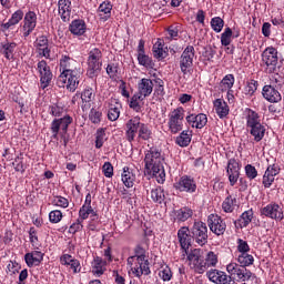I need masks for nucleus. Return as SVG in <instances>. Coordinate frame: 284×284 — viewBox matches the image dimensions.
Returning a JSON list of instances; mask_svg holds the SVG:
<instances>
[{"mask_svg": "<svg viewBox=\"0 0 284 284\" xmlns=\"http://www.w3.org/2000/svg\"><path fill=\"white\" fill-rule=\"evenodd\" d=\"M36 51L39 57H43L44 59H50V53L52 52V47L48 41V37L40 36L36 40Z\"/></svg>", "mask_w": 284, "mask_h": 284, "instance_id": "nucleus-22", "label": "nucleus"}, {"mask_svg": "<svg viewBox=\"0 0 284 284\" xmlns=\"http://www.w3.org/2000/svg\"><path fill=\"white\" fill-rule=\"evenodd\" d=\"M60 263L62 265H65L67 267H70V270L73 272V274H79L81 272V262L79 260L72 257L70 254H64L60 257Z\"/></svg>", "mask_w": 284, "mask_h": 284, "instance_id": "nucleus-29", "label": "nucleus"}, {"mask_svg": "<svg viewBox=\"0 0 284 284\" xmlns=\"http://www.w3.org/2000/svg\"><path fill=\"white\" fill-rule=\"evenodd\" d=\"M219 265V255L214 251H204V272H207L210 267H216Z\"/></svg>", "mask_w": 284, "mask_h": 284, "instance_id": "nucleus-36", "label": "nucleus"}, {"mask_svg": "<svg viewBox=\"0 0 284 284\" xmlns=\"http://www.w3.org/2000/svg\"><path fill=\"white\" fill-rule=\"evenodd\" d=\"M103 143H105V131L100 129L97 131L95 135V148L101 150V148H103Z\"/></svg>", "mask_w": 284, "mask_h": 284, "instance_id": "nucleus-58", "label": "nucleus"}, {"mask_svg": "<svg viewBox=\"0 0 284 284\" xmlns=\"http://www.w3.org/2000/svg\"><path fill=\"white\" fill-rule=\"evenodd\" d=\"M121 116V103L116 100H111L109 103L108 119L109 121H118Z\"/></svg>", "mask_w": 284, "mask_h": 284, "instance_id": "nucleus-34", "label": "nucleus"}, {"mask_svg": "<svg viewBox=\"0 0 284 284\" xmlns=\"http://www.w3.org/2000/svg\"><path fill=\"white\" fill-rule=\"evenodd\" d=\"M82 79L83 71L77 73H60L57 80V85L59 88H65L68 92H77Z\"/></svg>", "mask_w": 284, "mask_h": 284, "instance_id": "nucleus-6", "label": "nucleus"}, {"mask_svg": "<svg viewBox=\"0 0 284 284\" xmlns=\"http://www.w3.org/2000/svg\"><path fill=\"white\" fill-rule=\"evenodd\" d=\"M243 116L246 121V130L253 136V141L261 143V140L265 139V132H267L265 123L261 122V115L258 112L246 108L244 109Z\"/></svg>", "mask_w": 284, "mask_h": 284, "instance_id": "nucleus-2", "label": "nucleus"}, {"mask_svg": "<svg viewBox=\"0 0 284 284\" xmlns=\"http://www.w3.org/2000/svg\"><path fill=\"white\" fill-rule=\"evenodd\" d=\"M138 61L144 68H152V59L145 53H138Z\"/></svg>", "mask_w": 284, "mask_h": 284, "instance_id": "nucleus-63", "label": "nucleus"}, {"mask_svg": "<svg viewBox=\"0 0 284 284\" xmlns=\"http://www.w3.org/2000/svg\"><path fill=\"white\" fill-rule=\"evenodd\" d=\"M262 63L268 74H274L278 65V51L274 47L266 48L262 53Z\"/></svg>", "mask_w": 284, "mask_h": 284, "instance_id": "nucleus-8", "label": "nucleus"}, {"mask_svg": "<svg viewBox=\"0 0 284 284\" xmlns=\"http://www.w3.org/2000/svg\"><path fill=\"white\" fill-rule=\"evenodd\" d=\"M43 253L41 251H33L31 253H27L24 255V261L28 265V267H37L38 265H41V262L43 261Z\"/></svg>", "mask_w": 284, "mask_h": 284, "instance_id": "nucleus-30", "label": "nucleus"}, {"mask_svg": "<svg viewBox=\"0 0 284 284\" xmlns=\"http://www.w3.org/2000/svg\"><path fill=\"white\" fill-rule=\"evenodd\" d=\"M165 158L161 153V150L151 148L145 152L144 165L145 172L149 176H154L158 183H165Z\"/></svg>", "mask_w": 284, "mask_h": 284, "instance_id": "nucleus-1", "label": "nucleus"}, {"mask_svg": "<svg viewBox=\"0 0 284 284\" xmlns=\"http://www.w3.org/2000/svg\"><path fill=\"white\" fill-rule=\"evenodd\" d=\"M14 50H17V42H2L0 44V52L10 61L14 59Z\"/></svg>", "mask_w": 284, "mask_h": 284, "instance_id": "nucleus-38", "label": "nucleus"}, {"mask_svg": "<svg viewBox=\"0 0 284 284\" xmlns=\"http://www.w3.org/2000/svg\"><path fill=\"white\" fill-rule=\"evenodd\" d=\"M192 214H194L192 209L183 207L178 212V219L184 222L187 221V219H192Z\"/></svg>", "mask_w": 284, "mask_h": 284, "instance_id": "nucleus-61", "label": "nucleus"}, {"mask_svg": "<svg viewBox=\"0 0 284 284\" xmlns=\"http://www.w3.org/2000/svg\"><path fill=\"white\" fill-rule=\"evenodd\" d=\"M233 34L234 33L232 32V29L230 27L225 28L224 32L221 34V43H222V45L227 48V45H230V43H232Z\"/></svg>", "mask_w": 284, "mask_h": 284, "instance_id": "nucleus-51", "label": "nucleus"}, {"mask_svg": "<svg viewBox=\"0 0 284 284\" xmlns=\"http://www.w3.org/2000/svg\"><path fill=\"white\" fill-rule=\"evenodd\" d=\"M237 263L243 267H250V265H254V256L246 253H240L237 255Z\"/></svg>", "mask_w": 284, "mask_h": 284, "instance_id": "nucleus-46", "label": "nucleus"}, {"mask_svg": "<svg viewBox=\"0 0 284 284\" xmlns=\"http://www.w3.org/2000/svg\"><path fill=\"white\" fill-rule=\"evenodd\" d=\"M168 128L171 134H179L183 131V123L185 122V109L178 106L169 113Z\"/></svg>", "mask_w": 284, "mask_h": 284, "instance_id": "nucleus-5", "label": "nucleus"}, {"mask_svg": "<svg viewBox=\"0 0 284 284\" xmlns=\"http://www.w3.org/2000/svg\"><path fill=\"white\" fill-rule=\"evenodd\" d=\"M37 28V13L34 11H29L24 14L23 26H22V36L24 38L30 37Z\"/></svg>", "mask_w": 284, "mask_h": 284, "instance_id": "nucleus-21", "label": "nucleus"}, {"mask_svg": "<svg viewBox=\"0 0 284 284\" xmlns=\"http://www.w3.org/2000/svg\"><path fill=\"white\" fill-rule=\"evenodd\" d=\"M175 143L180 145V148H187V145L192 143V133L187 130L182 131L180 135L176 136Z\"/></svg>", "mask_w": 284, "mask_h": 284, "instance_id": "nucleus-41", "label": "nucleus"}, {"mask_svg": "<svg viewBox=\"0 0 284 284\" xmlns=\"http://www.w3.org/2000/svg\"><path fill=\"white\" fill-rule=\"evenodd\" d=\"M62 220H63V213L61 211L54 210L49 213L50 223H61Z\"/></svg>", "mask_w": 284, "mask_h": 284, "instance_id": "nucleus-62", "label": "nucleus"}, {"mask_svg": "<svg viewBox=\"0 0 284 284\" xmlns=\"http://www.w3.org/2000/svg\"><path fill=\"white\" fill-rule=\"evenodd\" d=\"M58 12L60 19L68 23L70 21V18L72 17V1L70 0H59L58 1Z\"/></svg>", "mask_w": 284, "mask_h": 284, "instance_id": "nucleus-24", "label": "nucleus"}, {"mask_svg": "<svg viewBox=\"0 0 284 284\" xmlns=\"http://www.w3.org/2000/svg\"><path fill=\"white\" fill-rule=\"evenodd\" d=\"M278 174H281V166L278 165V163H276V160H274V163L268 164L264 172L262 179V184L264 185V187H272V183H274Z\"/></svg>", "mask_w": 284, "mask_h": 284, "instance_id": "nucleus-17", "label": "nucleus"}, {"mask_svg": "<svg viewBox=\"0 0 284 284\" xmlns=\"http://www.w3.org/2000/svg\"><path fill=\"white\" fill-rule=\"evenodd\" d=\"M191 234L197 245L207 243V225L203 222H195L191 229Z\"/></svg>", "mask_w": 284, "mask_h": 284, "instance_id": "nucleus-16", "label": "nucleus"}, {"mask_svg": "<svg viewBox=\"0 0 284 284\" xmlns=\"http://www.w3.org/2000/svg\"><path fill=\"white\" fill-rule=\"evenodd\" d=\"M159 276L164 282L172 281V268H170V266H162Z\"/></svg>", "mask_w": 284, "mask_h": 284, "instance_id": "nucleus-56", "label": "nucleus"}, {"mask_svg": "<svg viewBox=\"0 0 284 284\" xmlns=\"http://www.w3.org/2000/svg\"><path fill=\"white\" fill-rule=\"evenodd\" d=\"M213 108L220 119H225V116L230 114V106L227 105V102H225V100L223 99L214 100Z\"/></svg>", "mask_w": 284, "mask_h": 284, "instance_id": "nucleus-33", "label": "nucleus"}, {"mask_svg": "<svg viewBox=\"0 0 284 284\" xmlns=\"http://www.w3.org/2000/svg\"><path fill=\"white\" fill-rule=\"evenodd\" d=\"M101 59H103V53L100 49L94 48L89 52L87 74L90 79H94L101 72Z\"/></svg>", "mask_w": 284, "mask_h": 284, "instance_id": "nucleus-7", "label": "nucleus"}, {"mask_svg": "<svg viewBox=\"0 0 284 284\" xmlns=\"http://www.w3.org/2000/svg\"><path fill=\"white\" fill-rule=\"evenodd\" d=\"M138 138L142 141H150L152 139V130L145 123H142L140 130H138Z\"/></svg>", "mask_w": 284, "mask_h": 284, "instance_id": "nucleus-47", "label": "nucleus"}, {"mask_svg": "<svg viewBox=\"0 0 284 284\" xmlns=\"http://www.w3.org/2000/svg\"><path fill=\"white\" fill-rule=\"evenodd\" d=\"M69 30L71 34H74L75 37H83V34H85V31L88 30V27L85 26L84 20L77 19L70 23Z\"/></svg>", "mask_w": 284, "mask_h": 284, "instance_id": "nucleus-31", "label": "nucleus"}, {"mask_svg": "<svg viewBox=\"0 0 284 284\" xmlns=\"http://www.w3.org/2000/svg\"><path fill=\"white\" fill-rule=\"evenodd\" d=\"M236 209V199L229 195L222 203V210L226 213H232Z\"/></svg>", "mask_w": 284, "mask_h": 284, "instance_id": "nucleus-45", "label": "nucleus"}, {"mask_svg": "<svg viewBox=\"0 0 284 284\" xmlns=\"http://www.w3.org/2000/svg\"><path fill=\"white\" fill-rule=\"evenodd\" d=\"M245 174L250 181H254L258 176V171L256 170V166L252 164H247L245 168Z\"/></svg>", "mask_w": 284, "mask_h": 284, "instance_id": "nucleus-60", "label": "nucleus"}, {"mask_svg": "<svg viewBox=\"0 0 284 284\" xmlns=\"http://www.w3.org/2000/svg\"><path fill=\"white\" fill-rule=\"evenodd\" d=\"M145 95L136 92L132 95L129 102V106L131 108V110H134V112H141V108H143V101H145Z\"/></svg>", "mask_w": 284, "mask_h": 284, "instance_id": "nucleus-40", "label": "nucleus"}, {"mask_svg": "<svg viewBox=\"0 0 284 284\" xmlns=\"http://www.w3.org/2000/svg\"><path fill=\"white\" fill-rule=\"evenodd\" d=\"M207 223L211 232H213V234H216V236L225 234L227 225L225 224L223 219H221V216L216 214H210L207 217Z\"/></svg>", "mask_w": 284, "mask_h": 284, "instance_id": "nucleus-20", "label": "nucleus"}, {"mask_svg": "<svg viewBox=\"0 0 284 284\" xmlns=\"http://www.w3.org/2000/svg\"><path fill=\"white\" fill-rule=\"evenodd\" d=\"M234 74H226L220 83L221 92H227L229 90H232V88H234Z\"/></svg>", "mask_w": 284, "mask_h": 284, "instance_id": "nucleus-43", "label": "nucleus"}, {"mask_svg": "<svg viewBox=\"0 0 284 284\" xmlns=\"http://www.w3.org/2000/svg\"><path fill=\"white\" fill-rule=\"evenodd\" d=\"M37 71L40 74V85L42 90H45L52 82V71L50 70V65H48L45 60H41L37 64Z\"/></svg>", "mask_w": 284, "mask_h": 284, "instance_id": "nucleus-14", "label": "nucleus"}, {"mask_svg": "<svg viewBox=\"0 0 284 284\" xmlns=\"http://www.w3.org/2000/svg\"><path fill=\"white\" fill-rule=\"evenodd\" d=\"M226 173H241V163L235 159H230L227 162Z\"/></svg>", "mask_w": 284, "mask_h": 284, "instance_id": "nucleus-53", "label": "nucleus"}, {"mask_svg": "<svg viewBox=\"0 0 284 284\" xmlns=\"http://www.w3.org/2000/svg\"><path fill=\"white\" fill-rule=\"evenodd\" d=\"M166 41H172L179 39V26H171L166 31Z\"/></svg>", "mask_w": 284, "mask_h": 284, "instance_id": "nucleus-57", "label": "nucleus"}, {"mask_svg": "<svg viewBox=\"0 0 284 284\" xmlns=\"http://www.w3.org/2000/svg\"><path fill=\"white\" fill-rule=\"evenodd\" d=\"M97 14L100 21L105 23V21H108L110 17H112V3L105 1L102 2L97 10Z\"/></svg>", "mask_w": 284, "mask_h": 284, "instance_id": "nucleus-32", "label": "nucleus"}, {"mask_svg": "<svg viewBox=\"0 0 284 284\" xmlns=\"http://www.w3.org/2000/svg\"><path fill=\"white\" fill-rule=\"evenodd\" d=\"M153 57H155V59H165V57H168V47H165L163 40L159 39L153 44Z\"/></svg>", "mask_w": 284, "mask_h": 284, "instance_id": "nucleus-39", "label": "nucleus"}, {"mask_svg": "<svg viewBox=\"0 0 284 284\" xmlns=\"http://www.w3.org/2000/svg\"><path fill=\"white\" fill-rule=\"evenodd\" d=\"M174 187L179 190V192L194 194V192H196V181L191 176L183 175L174 183Z\"/></svg>", "mask_w": 284, "mask_h": 284, "instance_id": "nucleus-18", "label": "nucleus"}, {"mask_svg": "<svg viewBox=\"0 0 284 284\" xmlns=\"http://www.w3.org/2000/svg\"><path fill=\"white\" fill-rule=\"evenodd\" d=\"M185 121L191 128H196V130H202V128H205L207 125V115L204 113H191L185 116Z\"/></svg>", "mask_w": 284, "mask_h": 284, "instance_id": "nucleus-23", "label": "nucleus"}, {"mask_svg": "<svg viewBox=\"0 0 284 284\" xmlns=\"http://www.w3.org/2000/svg\"><path fill=\"white\" fill-rule=\"evenodd\" d=\"M80 94L81 108L83 112L92 108V102L94 101V89L87 87Z\"/></svg>", "mask_w": 284, "mask_h": 284, "instance_id": "nucleus-26", "label": "nucleus"}, {"mask_svg": "<svg viewBox=\"0 0 284 284\" xmlns=\"http://www.w3.org/2000/svg\"><path fill=\"white\" fill-rule=\"evenodd\" d=\"M153 88L156 97H163V94H165V82L162 79H153Z\"/></svg>", "mask_w": 284, "mask_h": 284, "instance_id": "nucleus-48", "label": "nucleus"}, {"mask_svg": "<svg viewBox=\"0 0 284 284\" xmlns=\"http://www.w3.org/2000/svg\"><path fill=\"white\" fill-rule=\"evenodd\" d=\"M263 216L273 219L274 221H283L284 214L283 209L276 202L270 203L261 210Z\"/></svg>", "mask_w": 284, "mask_h": 284, "instance_id": "nucleus-19", "label": "nucleus"}, {"mask_svg": "<svg viewBox=\"0 0 284 284\" xmlns=\"http://www.w3.org/2000/svg\"><path fill=\"white\" fill-rule=\"evenodd\" d=\"M225 26V21L221 19V17H215L211 19V28L214 32H221L223 27Z\"/></svg>", "mask_w": 284, "mask_h": 284, "instance_id": "nucleus-54", "label": "nucleus"}, {"mask_svg": "<svg viewBox=\"0 0 284 284\" xmlns=\"http://www.w3.org/2000/svg\"><path fill=\"white\" fill-rule=\"evenodd\" d=\"M51 203L52 205H55V207H63V209L70 205V201H68V199L61 195L53 196Z\"/></svg>", "mask_w": 284, "mask_h": 284, "instance_id": "nucleus-55", "label": "nucleus"}, {"mask_svg": "<svg viewBox=\"0 0 284 284\" xmlns=\"http://www.w3.org/2000/svg\"><path fill=\"white\" fill-rule=\"evenodd\" d=\"M89 216H97V212H94L92 206L82 205L79 211V219H81V221H85Z\"/></svg>", "mask_w": 284, "mask_h": 284, "instance_id": "nucleus-49", "label": "nucleus"}, {"mask_svg": "<svg viewBox=\"0 0 284 284\" xmlns=\"http://www.w3.org/2000/svg\"><path fill=\"white\" fill-rule=\"evenodd\" d=\"M105 272V261L101 257H95L92 262V274L94 276H103Z\"/></svg>", "mask_w": 284, "mask_h": 284, "instance_id": "nucleus-42", "label": "nucleus"}, {"mask_svg": "<svg viewBox=\"0 0 284 284\" xmlns=\"http://www.w3.org/2000/svg\"><path fill=\"white\" fill-rule=\"evenodd\" d=\"M178 239L180 241V245L183 250V256L187 254V250L192 243V235L190 234V229L183 226L178 231Z\"/></svg>", "mask_w": 284, "mask_h": 284, "instance_id": "nucleus-25", "label": "nucleus"}, {"mask_svg": "<svg viewBox=\"0 0 284 284\" xmlns=\"http://www.w3.org/2000/svg\"><path fill=\"white\" fill-rule=\"evenodd\" d=\"M152 92H154V81L152 79L142 78L138 82V93L148 99Z\"/></svg>", "mask_w": 284, "mask_h": 284, "instance_id": "nucleus-27", "label": "nucleus"}, {"mask_svg": "<svg viewBox=\"0 0 284 284\" xmlns=\"http://www.w3.org/2000/svg\"><path fill=\"white\" fill-rule=\"evenodd\" d=\"M60 72L61 74H73L77 72H83V70H81V64L77 60L68 55H63L60 59Z\"/></svg>", "mask_w": 284, "mask_h": 284, "instance_id": "nucleus-12", "label": "nucleus"}, {"mask_svg": "<svg viewBox=\"0 0 284 284\" xmlns=\"http://www.w3.org/2000/svg\"><path fill=\"white\" fill-rule=\"evenodd\" d=\"M101 116H103V113L97 109H91L89 113V119L91 123H94L95 125L101 123Z\"/></svg>", "mask_w": 284, "mask_h": 284, "instance_id": "nucleus-59", "label": "nucleus"}, {"mask_svg": "<svg viewBox=\"0 0 284 284\" xmlns=\"http://www.w3.org/2000/svg\"><path fill=\"white\" fill-rule=\"evenodd\" d=\"M262 94L268 103H280L283 99V97H281V92L272 85H264Z\"/></svg>", "mask_w": 284, "mask_h": 284, "instance_id": "nucleus-28", "label": "nucleus"}, {"mask_svg": "<svg viewBox=\"0 0 284 284\" xmlns=\"http://www.w3.org/2000/svg\"><path fill=\"white\" fill-rule=\"evenodd\" d=\"M184 254H186V261L190 270L195 272V274H205V251L202 248H194Z\"/></svg>", "mask_w": 284, "mask_h": 284, "instance_id": "nucleus-4", "label": "nucleus"}, {"mask_svg": "<svg viewBox=\"0 0 284 284\" xmlns=\"http://www.w3.org/2000/svg\"><path fill=\"white\" fill-rule=\"evenodd\" d=\"M12 165H13L16 172H21V174H23V172H26V163H23V158H21V156L16 158Z\"/></svg>", "mask_w": 284, "mask_h": 284, "instance_id": "nucleus-64", "label": "nucleus"}, {"mask_svg": "<svg viewBox=\"0 0 284 284\" xmlns=\"http://www.w3.org/2000/svg\"><path fill=\"white\" fill-rule=\"evenodd\" d=\"M128 265L133 275L138 278L148 276L150 274V262L145 258L144 254L133 255L128 258Z\"/></svg>", "mask_w": 284, "mask_h": 284, "instance_id": "nucleus-3", "label": "nucleus"}, {"mask_svg": "<svg viewBox=\"0 0 284 284\" xmlns=\"http://www.w3.org/2000/svg\"><path fill=\"white\" fill-rule=\"evenodd\" d=\"M151 199L154 203H163L165 201V191L161 186H156L151 191Z\"/></svg>", "mask_w": 284, "mask_h": 284, "instance_id": "nucleus-44", "label": "nucleus"}, {"mask_svg": "<svg viewBox=\"0 0 284 284\" xmlns=\"http://www.w3.org/2000/svg\"><path fill=\"white\" fill-rule=\"evenodd\" d=\"M226 272L237 278V281H250L252 278V271L247 270L243 265H239L236 262H231L226 265Z\"/></svg>", "mask_w": 284, "mask_h": 284, "instance_id": "nucleus-9", "label": "nucleus"}, {"mask_svg": "<svg viewBox=\"0 0 284 284\" xmlns=\"http://www.w3.org/2000/svg\"><path fill=\"white\" fill-rule=\"evenodd\" d=\"M134 181H136V174H134V170L124 168L122 172L123 185H125V187H134Z\"/></svg>", "mask_w": 284, "mask_h": 284, "instance_id": "nucleus-37", "label": "nucleus"}, {"mask_svg": "<svg viewBox=\"0 0 284 284\" xmlns=\"http://www.w3.org/2000/svg\"><path fill=\"white\" fill-rule=\"evenodd\" d=\"M206 276L211 283L215 284H236V280L232 277V275H227V273L216 270V268H211L210 271L206 272Z\"/></svg>", "mask_w": 284, "mask_h": 284, "instance_id": "nucleus-11", "label": "nucleus"}, {"mask_svg": "<svg viewBox=\"0 0 284 284\" xmlns=\"http://www.w3.org/2000/svg\"><path fill=\"white\" fill-rule=\"evenodd\" d=\"M252 219H254V211L248 210L242 213L240 217V226L241 227H247L250 223H252Z\"/></svg>", "mask_w": 284, "mask_h": 284, "instance_id": "nucleus-50", "label": "nucleus"}, {"mask_svg": "<svg viewBox=\"0 0 284 284\" xmlns=\"http://www.w3.org/2000/svg\"><path fill=\"white\" fill-rule=\"evenodd\" d=\"M142 125L143 123L141 122V116L139 115L132 116L125 122V136L130 143L136 139V134Z\"/></svg>", "mask_w": 284, "mask_h": 284, "instance_id": "nucleus-13", "label": "nucleus"}, {"mask_svg": "<svg viewBox=\"0 0 284 284\" xmlns=\"http://www.w3.org/2000/svg\"><path fill=\"white\" fill-rule=\"evenodd\" d=\"M71 123H72V116L70 115H64L63 118L54 119L51 122V132L53 134V139H58L59 132L61 131H62V134H65Z\"/></svg>", "mask_w": 284, "mask_h": 284, "instance_id": "nucleus-15", "label": "nucleus"}, {"mask_svg": "<svg viewBox=\"0 0 284 284\" xmlns=\"http://www.w3.org/2000/svg\"><path fill=\"white\" fill-rule=\"evenodd\" d=\"M256 90H258V82L255 80H251L244 87V94H246L247 97H252L254 92H256Z\"/></svg>", "mask_w": 284, "mask_h": 284, "instance_id": "nucleus-52", "label": "nucleus"}, {"mask_svg": "<svg viewBox=\"0 0 284 284\" xmlns=\"http://www.w3.org/2000/svg\"><path fill=\"white\" fill-rule=\"evenodd\" d=\"M22 19H23V10L19 9L17 11H14L12 13L11 18L8 20V22H6L1 26L2 31L6 32V30H10V28H12V26L19 24Z\"/></svg>", "mask_w": 284, "mask_h": 284, "instance_id": "nucleus-35", "label": "nucleus"}, {"mask_svg": "<svg viewBox=\"0 0 284 284\" xmlns=\"http://www.w3.org/2000/svg\"><path fill=\"white\" fill-rule=\"evenodd\" d=\"M192 65H194V47L189 45L184 49L180 57V69L184 77L190 74Z\"/></svg>", "mask_w": 284, "mask_h": 284, "instance_id": "nucleus-10", "label": "nucleus"}]
</instances>
